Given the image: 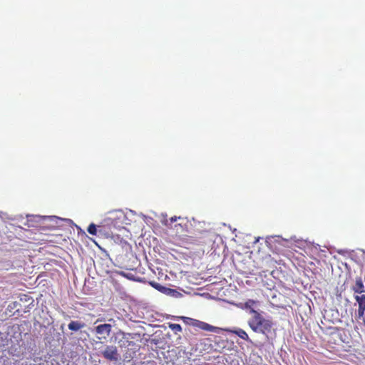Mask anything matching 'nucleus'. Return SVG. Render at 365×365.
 Here are the masks:
<instances>
[{"mask_svg": "<svg viewBox=\"0 0 365 365\" xmlns=\"http://www.w3.org/2000/svg\"><path fill=\"white\" fill-rule=\"evenodd\" d=\"M259 237L257 239H256L255 242H257L259 241Z\"/></svg>", "mask_w": 365, "mask_h": 365, "instance_id": "412c9836", "label": "nucleus"}, {"mask_svg": "<svg viewBox=\"0 0 365 365\" xmlns=\"http://www.w3.org/2000/svg\"><path fill=\"white\" fill-rule=\"evenodd\" d=\"M108 321L111 322V321H113V319H110Z\"/></svg>", "mask_w": 365, "mask_h": 365, "instance_id": "4be33fe9", "label": "nucleus"}, {"mask_svg": "<svg viewBox=\"0 0 365 365\" xmlns=\"http://www.w3.org/2000/svg\"><path fill=\"white\" fill-rule=\"evenodd\" d=\"M104 359L109 361L117 362L120 359V354L115 345H106L101 351Z\"/></svg>", "mask_w": 365, "mask_h": 365, "instance_id": "f03ea898", "label": "nucleus"}, {"mask_svg": "<svg viewBox=\"0 0 365 365\" xmlns=\"http://www.w3.org/2000/svg\"><path fill=\"white\" fill-rule=\"evenodd\" d=\"M178 217L176 216L175 217H172L170 220V222H174L177 220Z\"/></svg>", "mask_w": 365, "mask_h": 365, "instance_id": "dca6fc26", "label": "nucleus"}, {"mask_svg": "<svg viewBox=\"0 0 365 365\" xmlns=\"http://www.w3.org/2000/svg\"><path fill=\"white\" fill-rule=\"evenodd\" d=\"M5 215H6V214H5V213H4V212H0V217H1V219H4Z\"/></svg>", "mask_w": 365, "mask_h": 365, "instance_id": "a211bd4d", "label": "nucleus"}, {"mask_svg": "<svg viewBox=\"0 0 365 365\" xmlns=\"http://www.w3.org/2000/svg\"><path fill=\"white\" fill-rule=\"evenodd\" d=\"M87 231L91 235H97V226L93 224V223H91L88 229H87Z\"/></svg>", "mask_w": 365, "mask_h": 365, "instance_id": "2eb2a0df", "label": "nucleus"}, {"mask_svg": "<svg viewBox=\"0 0 365 365\" xmlns=\"http://www.w3.org/2000/svg\"><path fill=\"white\" fill-rule=\"evenodd\" d=\"M84 324L78 322V321H71L68 325V327L71 331H77L84 327Z\"/></svg>", "mask_w": 365, "mask_h": 365, "instance_id": "9b49d317", "label": "nucleus"}, {"mask_svg": "<svg viewBox=\"0 0 365 365\" xmlns=\"http://www.w3.org/2000/svg\"><path fill=\"white\" fill-rule=\"evenodd\" d=\"M24 347L21 345L16 344H12L8 350V352L10 355L16 357H21L24 354Z\"/></svg>", "mask_w": 365, "mask_h": 365, "instance_id": "6e6552de", "label": "nucleus"}, {"mask_svg": "<svg viewBox=\"0 0 365 365\" xmlns=\"http://www.w3.org/2000/svg\"><path fill=\"white\" fill-rule=\"evenodd\" d=\"M257 307L258 302L252 299H249L246 302L240 304V307L245 309L250 317L254 316L259 312L257 309Z\"/></svg>", "mask_w": 365, "mask_h": 365, "instance_id": "0eeeda50", "label": "nucleus"}, {"mask_svg": "<svg viewBox=\"0 0 365 365\" xmlns=\"http://www.w3.org/2000/svg\"><path fill=\"white\" fill-rule=\"evenodd\" d=\"M169 328L174 331L175 334L182 331V327L178 324H169Z\"/></svg>", "mask_w": 365, "mask_h": 365, "instance_id": "4468645a", "label": "nucleus"}, {"mask_svg": "<svg viewBox=\"0 0 365 365\" xmlns=\"http://www.w3.org/2000/svg\"><path fill=\"white\" fill-rule=\"evenodd\" d=\"M352 289L355 293L361 295L365 292V287L361 277H356L354 284L352 285Z\"/></svg>", "mask_w": 365, "mask_h": 365, "instance_id": "9d476101", "label": "nucleus"}, {"mask_svg": "<svg viewBox=\"0 0 365 365\" xmlns=\"http://www.w3.org/2000/svg\"><path fill=\"white\" fill-rule=\"evenodd\" d=\"M232 332L247 341H251L247 332L242 329H236L232 331Z\"/></svg>", "mask_w": 365, "mask_h": 365, "instance_id": "f8f14e48", "label": "nucleus"}, {"mask_svg": "<svg viewBox=\"0 0 365 365\" xmlns=\"http://www.w3.org/2000/svg\"><path fill=\"white\" fill-rule=\"evenodd\" d=\"M273 240L279 242H280V241H285L284 239L281 238L279 236H269L267 237L266 243L268 245H271L272 242H273Z\"/></svg>", "mask_w": 365, "mask_h": 365, "instance_id": "ddd939ff", "label": "nucleus"}, {"mask_svg": "<svg viewBox=\"0 0 365 365\" xmlns=\"http://www.w3.org/2000/svg\"><path fill=\"white\" fill-rule=\"evenodd\" d=\"M163 222L165 224V225H168V220H165L164 222Z\"/></svg>", "mask_w": 365, "mask_h": 365, "instance_id": "6ab92c4d", "label": "nucleus"}, {"mask_svg": "<svg viewBox=\"0 0 365 365\" xmlns=\"http://www.w3.org/2000/svg\"><path fill=\"white\" fill-rule=\"evenodd\" d=\"M112 326L110 324H102L95 327V332L99 340H106L110 334Z\"/></svg>", "mask_w": 365, "mask_h": 365, "instance_id": "20e7f679", "label": "nucleus"}, {"mask_svg": "<svg viewBox=\"0 0 365 365\" xmlns=\"http://www.w3.org/2000/svg\"><path fill=\"white\" fill-rule=\"evenodd\" d=\"M185 319H186L187 323L194 327H197L200 329L207 331L219 333L220 329L218 327L212 326V325H210L207 323H205L204 322H201V321L194 319L192 318H185Z\"/></svg>", "mask_w": 365, "mask_h": 365, "instance_id": "7ed1b4c3", "label": "nucleus"}, {"mask_svg": "<svg viewBox=\"0 0 365 365\" xmlns=\"http://www.w3.org/2000/svg\"><path fill=\"white\" fill-rule=\"evenodd\" d=\"M362 320V324L365 326V313H364V315H363V317H361V319Z\"/></svg>", "mask_w": 365, "mask_h": 365, "instance_id": "f3484780", "label": "nucleus"}, {"mask_svg": "<svg viewBox=\"0 0 365 365\" xmlns=\"http://www.w3.org/2000/svg\"><path fill=\"white\" fill-rule=\"evenodd\" d=\"M355 299L359 304L358 319H361L365 313V295H356Z\"/></svg>", "mask_w": 365, "mask_h": 365, "instance_id": "1a4fd4ad", "label": "nucleus"}, {"mask_svg": "<svg viewBox=\"0 0 365 365\" xmlns=\"http://www.w3.org/2000/svg\"><path fill=\"white\" fill-rule=\"evenodd\" d=\"M150 284L152 285L153 287L168 296H170L175 298H178L180 296H182V294L178 292L177 290L166 287L157 282H151Z\"/></svg>", "mask_w": 365, "mask_h": 365, "instance_id": "423d86ee", "label": "nucleus"}, {"mask_svg": "<svg viewBox=\"0 0 365 365\" xmlns=\"http://www.w3.org/2000/svg\"><path fill=\"white\" fill-rule=\"evenodd\" d=\"M247 324L253 331L264 334L270 331L272 325L269 319L264 317L262 312L250 317Z\"/></svg>", "mask_w": 365, "mask_h": 365, "instance_id": "f257e3e1", "label": "nucleus"}, {"mask_svg": "<svg viewBox=\"0 0 365 365\" xmlns=\"http://www.w3.org/2000/svg\"><path fill=\"white\" fill-rule=\"evenodd\" d=\"M125 218L123 213L120 211H114L109 213V216L107 217L104 221L106 225H111L113 227H119L118 221L122 220Z\"/></svg>", "mask_w": 365, "mask_h": 365, "instance_id": "39448f33", "label": "nucleus"}, {"mask_svg": "<svg viewBox=\"0 0 365 365\" xmlns=\"http://www.w3.org/2000/svg\"><path fill=\"white\" fill-rule=\"evenodd\" d=\"M337 252H338L339 254H342V253H343V250H338V251H337Z\"/></svg>", "mask_w": 365, "mask_h": 365, "instance_id": "aec40b11", "label": "nucleus"}]
</instances>
